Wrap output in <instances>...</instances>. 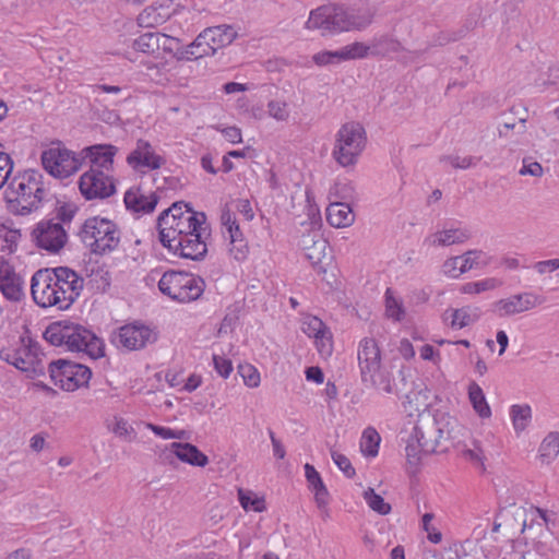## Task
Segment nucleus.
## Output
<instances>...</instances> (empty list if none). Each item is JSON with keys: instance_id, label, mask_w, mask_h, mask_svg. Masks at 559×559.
I'll return each instance as SVG.
<instances>
[{"instance_id": "obj_30", "label": "nucleus", "mask_w": 559, "mask_h": 559, "mask_svg": "<svg viewBox=\"0 0 559 559\" xmlns=\"http://www.w3.org/2000/svg\"><path fill=\"white\" fill-rule=\"evenodd\" d=\"M468 399L479 417L489 418L491 416V409L486 401L484 391L476 382H471L468 385Z\"/></svg>"}, {"instance_id": "obj_9", "label": "nucleus", "mask_w": 559, "mask_h": 559, "mask_svg": "<svg viewBox=\"0 0 559 559\" xmlns=\"http://www.w3.org/2000/svg\"><path fill=\"white\" fill-rule=\"evenodd\" d=\"M40 159L44 169L56 178H68L81 166L75 154L60 141L52 142L50 147L44 150Z\"/></svg>"}, {"instance_id": "obj_14", "label": "nucleus", "mask_w": 559, "mask_h": 559, "mask_svg": "<svg viewBox=\"0 0 559 559\" xmlns=\"http://www.w3.org/2000/svg\"><path fill=\"white\" fill-rule=\"evenodd\" d=\"M79 189L86 200L106 199L116 192L112 178L98 168L88 169L80 177Z\"/></svg>"}, {"instance_id": "obj_61", "label": "nucleus", "mask_w": 559, "mask_h": 559, "mask_svg": "<svg viewBox=\"0 0 559 559\" xmlns=\"http://www.w3.org/2000/svg\"><path fill=\"white\" fill-rule=\"evenodd\" d=\"M269 436H270V439H271V442H272V448H273V455L277 459V460H283L286 455V450L283 445V443L281 442L280 439H277L273 432L272 429H269Z\"/></svg>"}, {"instance_id": "obj_50", "label": "nucleus", "mask_w": 559, "mask_h": 559, "mask_svg": "<svg viewBox=\"0 0 559 559\" xmlns=\"http://www.w3.org/2000/svg\"><path fill=\"white\" fill-rule=\"evenodd\" d=\"M78 211L79 207L74 203L64 202L56 209V218L64 227L66 224L71 223Z\"/></svg>"}, {"instance_id": "obj_36", "label": "nucleus", "mask_w": 559, "mask_h": 559, "mask_svg": "<svg viewBox=\"0 0 559 559\" xmlns=\"http://www.w3.org/2000/svg\"><path fill=\"white\" fill-rule=\"evenodd\" d=\"M501 285V281L495 277L485 278L477 282H468L462 286L464 294H480L486 290L495 289Z\"/></svg>"}, {"instance_id": "obj_6", "label": "nucleus", "mask_w": 559, "mask_h": 559, "mask_svg": "<svg viewBox=\"0 0 559 559\" xmlns=\"http://www.w3.org/2000/svg\"><path fill=\"white\" fill-rule=\"evenodd\" d=\"M366 142V131L359 122L344 123L337 131L332 155L342 167L354 166L365 150Z\"/></svg>"}, {"instance_id": "obj_13", "label": "nucleus", "mask_w": 559, "mask_h": 559, "mask_svg": "<svg viewBox=\"0 0 559 559\" xmlns=\"http://www.w3.org/2000/svg\"><path fill=\"white\" fill-rule=\"evenodd\" d=\"M32 241L40 249L58 253L68 241V234L60 223L43 219L36 224L31 234Z\"/></svg>"}, {"instance_id": "obj_34", "label": "nucleus", "mask_w": 559, "mask_h": 559, "mask_svg": "<svg viewBox=\"0 0 559 559\" xmlns=\"http://www.w3.org/2000/svg\"><path fill=\"white\" fill-rule=\"evenodd\" d=\"M461 258L462 264L460 265V271L464 273L472 269L484 267L490 262V257L481 250H469L461 255Z\"/></svg>"}, {"instance_id": "obj_7", "label": "nucleus", "mask_w": 559, "mask_h": 559, "mask_svg": "<svg viewBox=\"0 0 559 559\" xmlns=\"http://www.w3.org/2000/svg\"><path fill=\"white\" fill-rule=\"evenodd\" d=\"M48 371L51 381L68 392L86 386L92 377L87 366L62 358L50 361Z\"/></svg>"}, {"instance_id": "obj_28", "label": "nucleus", "mask_w": 559, "mask_h": 559, "mask_svg": "<svg viewBox=\"0 0 559 559\" xmlns=\"http://www.w3.org/2000/svg\"><path fill=\"white\" fill-rule=\"evenodd\" d=\"M354 219L355 216L348 203L333 202L326 209V221L333 227H347Z\"/></svg>"}, {"instance_id": "obj_2", "label": "nucleus", "mask_w": 559, "mask_h": 559, "mask_svg": "<svg viewBox=\"0 0 559 559\" xmlns=\"http://www.w3.org/2000/svg\"><path fill=\"white\" fill-rule=\"evenodd\" d=\"M374 10L368 4L345 7L340 4L321 5L310 12L306 22L308 29H321L324 33L364 29L373 20Z\"/></svg>"}, {"instance_id": "obj_51", "label": "nucleus", "mask_w": 559, "mask_h": 559, "mask_svg": "<svg viewBox=\"0 0 559 559\" xmlns=\"http://www.w3.org/2000/svg\"><path fill=\"white\" fill-rule=\"evenodd\" d=\"M267 111L271 117L275 118L278 121H285L289 116L287 104L282 100L269 102Z\"/></svg>"}, {"instance_id": "obj_1", "label": "nucleus", "mask_w": 559, "mask_h": 559, "mask_svg": "<svg viewBox=\"0 0 559 559\" xmlns=\"http://www.w3.org/2000/svg\"><path fill=\"white\" fill-rule=\"evenodd\" d=\"M449 417L444 413L419 415L405 448L409 464H418L421 454L443 452L442 442L451 437Z\"/></svg>"}, {"instance_id": "obj_55", "label": "nucleus", "mask_w": 559, "mask_h": 559, "mask_svg": "<svg viewBox=\"0 0 559 559\" xmlns=\"http://www.w3.org/2000/svg\"><path fill=\"white\" fill-rule=\"evenodd\" d=\"M213 365L215 371L223 378H228L233 371L231 360L221 355H213Z\"/></svg>"}, {"instance_id": "obj_10", "label": "nucleus", "mask_w": 559, "mask_h": 559, "mask_svg": "<svg viewBox=\"0 0 559 559\" xmlns=\"http://www.w3.org/2000/svg\"><path fill=\"white\" fill-rule=\"evenodd\" d=\"M51 272L39 269L32 276L31 293L33 300L41 308L56 307L59 310H68L71 305L67 304L60 294V289L52 282Z\"/></svg>"}, {"instance_id": "obj_60", "label": "nucleus", "mask_w": 559, "mask_h": 559, "mask_svg": "<svg viewBox=\"0 0 559 559\" xmlns=\"http://www.w3.org/2000/svg\"><path fill=\"white\" fill-rule=\"evenodd\" d=\"M112 431L124 439H128L131 433L134 432V429L129 426L128 421L123 418H116L115 426L112 428Z\"/></svg>"}, {"instance_id": "obj_21", "label": "nucleus", "mask_w": 559, "mask_h": 559, "mask_svg": "<svg viewBox=\"0 0 559 559\" xmlns=\"http://www.w3.org/2000/svg\"><path fill=\"white\" fill-rule=\"evenodd\" d=\"M123 201L128 211L144 215L154 212L159 197L156 192L146 194L140 187H132L124 193Z\"/></svg>"}, {"instance_id": "obj_33", "label": "nucleus", "mask_w": 559, "mask_h": 559, "mask_svg": "<svg viewBox=\"0 0 559 559\" xmlns=\"http://www.w3.org/2000/svg\"><path fill=\"white\" fill-rule=\"evenodd\" d=\"M510 416L512 425L516 433H520L526 429L532 418V409L527 404L524 405H512L510 408Z\"/></svg>"}, {"instance_id": "obj_40", "label": "nucleus", "mask_w": 559, "mask_h": 559, "mask_svg": "<svg viewBox=\"0 0 559 559\" xmlns=\"http://www.w3.org/2000/svg\"><path fill=\"white\" fill-rule=\"evenodd\" d=\"M239 502L245 510L262 512L265 509L264 500L259 497H252L251 491L238 490Z\"/></svg>"}, {"instance_id": "obj_8", "label": "nucleus", "mask_w": 559, "mask_h": 559, "mask_svg": "<svg viewBox=\"0 0 559 559\" xmlns=\"http://www.w3.org/2000/svg\"><path fill=\"white\" fill-rule=\"evenodd\" d=\"M91 337V331L69 321L50 323L44 332V338L53 346L64 345L71 352H81Z\"/></svg>"}, {"instance_id": "obj_31", "label": "nucleus", "mask_w": 559, "mask_h": 559, "mask_svg": "<svg viewBox=\"0 0 559 559\" xmlns=\"http://www.w3.org/2000/svg\"><path fill=\"white\" fill-rule=\"evenodd\" d=\"M559 454V432H549L539 445V459L543 463L550 464Z\"/></svg>"}, {"instance_id": "obj_12", "label": "nucleus", "mask_w": 559, "mask_h": 559, "mask_svg": "<svg viewBox=\"0 0 559 559\" xmlns=\"http://www.w3.org/2000/svg\"><path fill=\"white\" fill-rule=\"evenodd\" d=\"M207 227L204 225L197 231L183 233L171 246H164L170 253L181 259L202 261L207 254V245L204 235Z\"/></svg>"}, {"instance_id": "obj_3", "label": "nucleus", "mask_w": 559, "mask_h": 559, "mask_svg": "<svg viewBox=\"0 0 559 559\" xmlns=\"http://www.w3.org/2000/svg\"><path fill=\"white\" fill-rule=\"evenodd\" d=\"M44 194L43 175L38 170L27 169L8 180L4 200L11 213L27 215L39 207Z\"/></svg>"}, {"instance_id": "obj_62", "label": "nucleus", "mask_w": 559, "mask_h": 559, "mask_svg": "<svg viewBox=\"0 0 559 559\" xmlns=\"http://www.w3.org/2000/svg\"><path fill=\"white\" fill-rule=\"evenodd\" d=\"M174 56L178 61H190L198 59L194 49H191L190 45L178 48Z\"/></svg>"}, {"instance_id": "obj_46", "label": "nucleus", "mask_w": 559, "mask_h": 559, "mask_svg": "<svg viewBox=\"0 0 559 559\" xmlns=\"http://www.w3.org/2000/svg\"><path fill=\"white\" fill-rule=\"evenodd\" d=\"M304 331L309 335L314 337L317 341H320L322 343V348L325 347L324 338H325V325L322 320L319 318H312L308 323L307 328L304 329ZM320 352H323V349H320Z\"/></svg>"}, {"instance_id": "obj_22", "label": "nucleus", "mask_w": 559, "mask_h": 559, "mask_svg": "<svg viewBox=\"0 0 559 559\" xmlns=\"http://www.w3.org/2000/svg\"><path fill=\"white\" fill-rule=\"evenodd\" d=\"M127 162L134 169L147 167L150 169H158L164 163V158L157 155L150 142L138 140L135 148L128 155Z\"/></svg>"}, {"instance_id": "obj_59", "label": "nucleus", "mask_w": 559, "mask_h": 559, "mask_svg": "<svg viewBox=\"0 0 559 559\" xmlns=\"http://www.w3.org/2000/svg\"><path fill=\"white\" fill-rule=\"evenodd\" d=\"M230 254L237 260L242 261L247 258L249 252L248 245L245 239H236V242H230Z\"/></svg>"}, {"instance_id": "obj_16", "label": "nucleus", "mask_w": 559, "mask_h": 559, "mask_svg": "<svg viewBox=\"0 0 559 559\" xmlns=\"http://www.w3.org/2000/svg\"><path fill=\"white\" fill-rule=\"evenodd\" d=\"M45 270L51 272L49 277H52V282L60 289L61 297L72 306L83 289L84 280L68 266L46 267Z\"/></svg>"}, {"instance_id": "obj_43", "label": "nucleus", "mask_w": 559, "mask_h": 559, "mask_svg": "<svg viewBox=\"0 0 559 559\" xmlns=\"http://www.w3.org/2000/svg\"><path fill=\"white\" fill-rule=\"evenodd\" d=\"M84 354L90 356L92 359L100 358L105 355L104 343L94 333L91 332V337L86 340L82 350Z\"/></svg>"}, {"instance_id": "obj_45", "label": "nucleus", "mask_w": 559, "mask_h": 559, "mask_svg": "<svg viewBox=\"0 0 559 559\" xmlns=\"http://www.w3.org/2000/svg\"><path fill=\"white\" fill-rule=\"evenodd\" d=\"M162 213H167L166 218H188L190 214H199L200 212H195L188 203L183 201H177L171 204L170 207L163 211Z\"/></svg>"}, {"instance_id": "obj_32", "label": "nucleus", "mask_w": 559, "mask_h": 559, "mask_svg": "<svg viewBox=\"0 0 559 559\" xmlns=\"http://www.w3.org/2000/svg\"><path fill=\"white\" fill-rule=\"evenodd\" d=\"M471 234L466 229H447L435 234L433 245L450 246L454 243H463L469 239Z\"/></svg>"}, {"instance_id": "obj_23", "label": "nucleus", "mask_w": 559, "mask_h": 559, "mask_svg": "<svg viewBox=\"0 0 559 559\" xmlns=\"http://www.w3.org/2000/svg\"><path fill=\"white\" fill-rule=\"evenodd\" d=\"M90 158V169H102V173L110 170L114 164V157L118 148L111 144H95L84 150Z\"/></svg>"}, {"instance_id": "obj_19", "label": "nucleus", "mask_w": 559, "mask_h": 559, "mask_svg": "<svg viewBox=\"0 0 559 559\" xmlns=\"http://www.w3.org/2000/svg\"><path fill=\"white\" fill-rule=\"evenodd\" d=\"M544 301L543 297L525 292L498 300L495 308L500 317H511L534 309Z\"/></svg>"}, {"instance_id": "obj_44", "label": "nucleus", "mask_w": 559, "mask_h": 559, "mask_svg": "<svg viewBox=\"0 0 559 559\" xmlns=\"http://www.w3.org/2000/svg\"><path fill=\"white\" fill-rule=\"evenodd\" d=\"M385 311L388 317L395 321H401L405 314L402 302L391 295V289H386L385 293Z\"/></svg>"}, {"instance_id": "obj_29", "label": "nucleus", "mask_w": 559, "mask_h": 559, "mask_svg": "<svg viewBox=\"0 0 559 559\" xmlns=\"http://www.w3.org/2000/svg\"><path fill=\"white\" fill-rule=\"evenodd\" d=\"M481 311L477 307H462L451 311V326L463 329L475 323L480 318Z\"/></svg>"}, {"instance_id": "obj_56", "label": "nucleus", "mask_w": 559, "mask_h": 559, "mask_svg": "<svg viewBox=\"0 0 559 559\" xmlns=\"http://www.w3.org/2000/svg\"><path fill=\"white\" fill-rule=\"evenodd\" d=\"M313 61L318 66H326L343 61L340 57V49L335 51L325 50L313 56Z\"/></svg>"}, {"instance_id": "obj_52", "label": "nucleus", "mask_w": 559, "mask_h": 559, "mask_svg": "<svg viewBox=\"0 0 559 559\" xmlns=\"http://www.w3.org/2000/svg\"><path fill=\"white\" fill-rule=\"evenodd\" d=\"M331 456L337 467L345 474L346 477L353 478L356 474L350 461L342 453L332 450Z\"/></svg>"}, {"instance_id": "obj_38", "label": "nucleus", "mask_w": 559, "mask_h": 559, "mask_svg": "<svg viewBox=\"0 0 559 559\" xmlns=\"http://www.w3.org/2000/svg\"><path fill=\"white\" fill-rule=\"evenodd\" d=\"M460 455L463 459L469 461L475 466L480 467L481 471H485V455L483 449L479 445V442L474 441L473 448L464 447L463 449H461Z\"/></svg>"}, {"instance_id": "obj_54", "label": "nucleus", "mask_w": 559, "mask_h": 559, "mask_svg": "<svg viewBox=\"0 0 559 559\" xmlns=\"http://www.w3.org/2000/svg\"><path fill=\"white\" fill-rule=\"evenodd\" d=\"M13 170V160L4 152H0V189L8 182Z\"/></svg>"}, {"instance_id": "obj_37", "label": "nucleus", "mask_w": 559, "mask_h": 559, "mask_svg": "<svg viewBox=\"0 0 559 559\" xmlns=\"http://www.w3.org/2000/svg\"><path fill=\"white\" fill-rule=\"evenodd\" d=\"M369 46L364 43H353L340 49V57L343 61L365 58L369 52Z\"/></svg>"}, {"instance_id": "obj_27", "label": "nucleus", "mask_w": 559, "mask_h": 559, "mask_svg": "<svg viewBox=\"0 0 559 559\" xmlns=\"http://www.w3.org/2000/svg\"><path fill=\"white\" fill-rule=\"evenodd\" d=\"M236 37L237 32L229 25L207 27L202 32V38L209 40L211 48H214V53L217 49L230 45Z\"/></svg>"}, {"instance_id": "obj_63", "label": "nucleus", "mask_w": 559, "mask_h": 559, "mask_svg": "<svg viewBox=\"0 0 559 559\" xmlns=\"http://www.w3.org/2000/svg\"><path fill=\"white\" fill-rule=\"evenodd\" d=\"M534 267L540 274H544L546 272H551L554 270L559 269V259L539 261L535 264Z\"/></svg>"}, {"instance_id": "obj_39", "label": "nucleus", "mask_w": 559, "mask_h": 559, "mask_svg": "<svg viewBox=\"0 0 559 559\" xmlns=\"http://www.w3.org/2000/svg\"><path fill=\"white\" fill-rule=\"evenodd\" d=\"M364 496L370 509L377 513L386 515L391 512V506L380 495L376 493L373 489L369 488L365 491Z\"/></svg>"}, {"instance_id": "obj_42", "label": "nucleus", "mask_w": 559, "mask_h": 559, "mask_svg": "<svg viewBox=\"0 0 559 559\" xmlns=\"http://www.w3.org/2000/svg\"><path fill=\"white\" fill-rule=\"evenodd\" d=\"M364 383L370 384L371 386L386 394H392L394 392V384L392 382L390 374L381 370L378 371V374L373 376V379L366 380V382Z\"/></svg>"}, {"instance_id": "obj_58", "label": "nucleus", "mask_w": 559, "mask_h": 559, "mask_svg": "<svg viewBox=\"0 0 559 559\" xmlns=\"http://www.w3.org/2000/svg\"><path fill=\"white\" fill-rule=\"evenodd\" d=\"M462 264L461 257H453L448 260L442 265L443 273L450 277L456 278L464 272L460 271V265Z\"/></svg>"}, {"instance_id": "obj_48", "label": "nucleus", "mask_w": 559, "mask_h": 559, "mask_svg": "<svg viewBox=\"0 0 559 559\" xmlns=\"http://www.w3.org/2000/svg\"><path fill=\"white\" fill-rule=\"evenodd\" d=\"M460 39H462V38L459 37L456 29L440 31L431 37L428 46L429 47H441V46H445L450 43H455Z\"/></svg>"}, {"instance_id": "obj_17", "label": "nucleus", "mask_w": 559, "mask_h": 559, "mask_svg": "<svg viewBox=\"0 0 559 559\" xmlns=\"http://www.w3.org/2000/svg\"><path fill=\"white\" fill-rule=\"evenodd\" d=\"M361 381L373 379L381 368V350L374 338L365 337L359 342L357 352Z\"/></svg>"}, {"instance_id": "obj_15", "label": "nucleus", "mask_w": 559, "mask_h": 559, "mask_svg": "<svg viewBox=\"0 0 559 559\" xmlns=\"http://www.w3.org/2000/svg\"><path fill=\"white\" fill-rule=\"evenodd\" d=\"M157 334L145 325L121 326L112 336V343L129 350H136L156 342Z\"/></svg>"}, {"instance_id": "obj_4", "label": "nucleus", "mask_w": 559, "mask_h": 559, "mask_svg": "<svg viewBox=\"0 0 559 559\" xmlns=\"http://www.w3.org/2000/svg\"><path fill=\"white\" fill-rule=\"evenodd\" d=\"M78 235L92 253L103 255L118 248L121 231L115 222L92 216L85 219Z\"/></svg>"}, {"instance_id": "obj_35", "label": "nucleus", "mask_w": 559, "mask_h": 559, "mask_svg": "<svg viewBox=\"0 0 559 559\" xmlns=\"http://www.w3.org/2000/svg\"><path fill=\"white\" fill-rule=\"evenodd\" d=\"M380 435L377 432L374 428L368 427L364 430L361 440H360V449L361 452L366 456H376L379 451L380 444Z\"/></svg>"}, {"instance_id": "obj_64", "label": "nucleus", "mask_w": 559, "mask_h": 559, "mask_svg": "<svg viewBox=\"0 0 559 559\" xmlns=\"http://www.w3.org/2000/svg\"><path fill=\"white\" fill-rule=\"evenodd\" d=\"M306 379L308 381H313L316 383H322L324 380V373L320 367L311 366L308 367L305 371Z\"/></svg>"}, {"instance_id": "obj_57", "label": "nucleus", "mask_w": 559, "mask_h": 559, "mask_svg": "<svg viewBox=\"0 0 559 559\" xmlns=\"http://www.w3.org/2000/svg\"><path fill=\"white\" fill-rule=\"evenodd\" d=\"M435 515L433 513H425L423 515L421 522H423V528L428 533V539L433 543L438 544L442 539V535L439 531H437L430 522L433 520Z\"/></svg>"}, {"instance_id": "obj_20", "label": "nucleus", "mask_w": 559, "mask_h": 559, "mask_svg": "<svg viewBox=\"0 0 559 559\" xmlns=\"http://www.w3.org/2000/svg\"><path fill=\"white\" fill-rule=\"evenodd\" d=\"M23 278L7 259L0 257V292L10 301L17 302L24 297Z\"/></svg>"}, {"instance_id": "obj_5", "label": "nucleus", "mask_w": 559, "mask_h": 559, "mask_svg": "<svg viewBox=\"0 0 559 559\" xmlns=\"http://www.w3.org/2000/svg\"><path fill=\"white\" fill-rule=\"evenodd\" d=\"M158 288L163 295L179 302H190L199 299L204 289L205 282L201 276L182 271H166L159 282Z\"/></svg>"}, {"instance_id": "obj_18", "label": "nucleus", "mask_w": 559, "mask_h": 559, "mask_svg": "<svg viewBox=\"0 0 559 559\" xmlns=\"http://www.w3.org/2000/svg\"><path fill=\"white\" fill-rule=\"evenodd\" d=\"M0 359L25 372L28 378L44 374L41 361L25 347L3 348L0 350Z\"/></svg>"}, {"instance_id": "obj_24", "label": "nucleus", "mask_w": 559, "mask_h": 559, "mask_svg": "<svg viewBox=\"0 0 559 559\" xmlns=\"http://www.w3.org/2000/svg\"><path fill=\"white\" fill-rule=\"evenodd\" d=\"M304 468L308 487L314 493V501L317 507L319 509L326 508L330 502V493L321 478V475L314 468V466L309 463H306Z\"/></svg>"}, {"instance_id": "obj_49", "label": "nucleus", "mask_w": 559, "mask_h": 559, "mask_svg": "<svg viewBox=\"0 0 559 559\" xmlns=\"http://www.w3.org/2000/svg\"><path fill=\"white\" fill-rule=\"evenodd\" d=\"M440 162H449L452 167L457 169H466L472 166H475L479 160L480 157H474V156H465L461 157L457 155H442L439 158Z\"/></svg>"}, {"instance_id": "obj_11", "label": "nucleus", "mask_w": 559, "mask_h": 559, "mask_svg": "<svg viewBox=\"0 0 559 559\" xmlns=\"http://www.w3.org/2000/svg\"><path fill=\"white\" fill-rule=\"evenodd\" d=\"M167 213H160L157 218L159 240L163 246H171L183 233L197 231L198 228L206 225L204 213L190 214L188 218H166Z\"/></svg>"}, {"instance_id": "obj_26", "label": "nucleus", "mask_w": 559, "mask_h": 559, "mask_svg": "<svg viewBox=\"0 0 559 559\" xmlns=\"http://www.w3.org/2000/svg\"><path fill=\"white\" fill-rule=\"evenodd\" d=\"M170 451L181 462L192 466L204 467L209 463L207 456L198 447L189 442H173Z\"/></svg>"}, {"instance_id": "obj_25", "label": "nucleus", "mask_w": 559, "mask_h": 559, "mask_svg": "<svg viewBox=\"0 0 559 559\" xmlns=\"http://www.w3.org/2000/svg\"><path fill=\"white\" fill-rule=\"evenodd\" d=\"M167 41L178 43L176 38L165 34L145 33L134 40L133 48L144 53H154L159 48H163L166 52H171V48L167 47Z\"/></svg>"}, {"instance_id": "obj_41", "label": "nucleus", "mask_w": 559, "mask_h": 559, "mask_svg": "<svg viewBox=\"0 0 559 559\" xmlns=\"http://www.w3.org/2000/svg\"><path fill=\"white\" fill-rule=\"evenodd\" d=\"M20 233L5 227H0V251L12 253L16 249Z\"/></svg>"}, {"instance_id": "obj_53", "label": "nucleus", "mask_w": 559, "mask_h": 559, "mask_svg": "<svg viewBox=\"0 0 559 559\" xmlns=\"http://www.w3.org/2000/svg\"><path fill=\"white\" fill-rule=\"evenodd\" d=\"M190 48L194 49L198 59L214 55V48H211L209 40L202 38V32L190 44Z\"/></svg>"}, {"instance_id": "obj_47", "label": "nucleus", "mask_w": 559, "mask_h": 559, "mask_svg": "<svg viewBox=\"0 0 559 559\" xmlns=\"http://www.w3.org/2000/svg\"><path fill=\"white\" fill-rule=\"evenodd\" d=\"M238 372L242 377L243 382L249 388H257L260 384V373L257 368L250 364L239 365Z\"/></svg>"}]
</instances>
